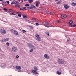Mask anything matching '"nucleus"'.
Instances as JSON below:
<instances>
[{"label": "nucleus", "mask_w": 76, "mask_h": 76, "mask_svg": "<svg viewBox=\"0 0 76 76\" xmlns=\"http://www.w3.org/2000/svg\"><path fill=\"white\" fill-rule=\"evenodd\" d=\"M35 38L36 40H37V41H41V39H40L39 35L38 34H36L35 35Z\"/></svg>", "instance_id": "1"}, {"label": "nucleus", "mask_w": 76, "mask_h": 76, "mask_svg": "<svg viewBox=\"0 0 76 76\" xmlns=\"http://www.w3.org/2000/svg\"><path fill=\"white\" fill-rule=\"evenodd\" d=\"M16 69H18V72H20V73L22 72V70L21 69H22V67L19 66H16L15 67Z\"/></svg>", "instance_id": "2"}, {"label": "nucleus", "mask_w": 76, "mask_h": 76, "mask_svg": "<svg viewBox=\"0 0 76 76\" xmlns=\"http://www.w3.org/2000/svg\"><path fill=\"white\" fill-rule=\"evenodd\" d=\"M10 40V39L9 38H6L2 40H0V41L1 42H6V41H9Z\"/></svg>", "instance_id": "3"}, {"label": "nucleus", "mask_w": 76, "mask_h": 76, "mask_svg": "<svg viewBox=\"0 0 76 76\" xmlns=\"http://www.w3.org/2000/svg\"><path fill=\"white\" fill-rule=\"evenodd\" d=\"M64 61H63L62 59H58V62L59 64H62L63 63Z\"/></svg>", "instance_id": "4"}, {"label": "nucleus", "mask_w": 76, "mask_h": 76, "mask_svg": "<svg viewBox=\"0 0 76 76\" xmlns=\"http://www.w3.org/2000/svg\"><path fill=\"white\" fill-rule=\"evenodd\" d=\"M44 57L46 59H50V57L47 54H45L44 55Z\"/></svg>", "instance_id": "5"}, {"label": "nucleus", "mask_w": 76, "mask_h": 76, "mask_svg": "<svg viewBox=\"0 0 76 76\" xmlns=\"http://www.w3.org/2000/svg\"><path fill=\"white\" fill-rule=\"evenodd\" d=\"M12 50L13 51L15 52V53L18 51V48H12Z\"/></svg>", "instance_id": "6"}, {"label": "nucleus", "mask_w": 76, "mask_h": 76, "mask_svg": "<svg viewBox=\"0 0 76 76\" xmlns=\"http://www.w3.org/2000/svg\"><path fill=\"white\" fill-rule=\"evenodd\" d=\"M1 32L2 34H5L6 33V31L4 30L1 29Z\"/></svg>", "instance_id": "7"}, {"label": "nucleus", "mask_w": 76, "mask_h": 76, "mask_svg": "<svg viewBox=\"0 0 76 76\" xmlns=\"http://www.w3.org/2000/svg\"><path fill=\"white\" fill-rule=\"evenodd\" d=\"M66 15H62L61 16V19H64V18H66Z\"/></svg>", "instance_id": "8"}, {"label": "nucleus", "mask_w": 76, "mask_h": 76, "mask_svg": "<svg viewBox=\"0 0 76 76\" xmlns=\"http://www.w3.org/2000/svg\"><path fill=\"white\" fill-rule=\"evenodd\" d=\"M28 46L30 48H34V46H33L32 45L31 43H28Z\"/></svg>", "instance_id": "9"}, {"label": "nucleus", "mask_w": 76, "mask_h": 76, "mask_svg": "<svg viewBox=\"0 0 76 76\" xmlns=\"http://www.w3.org/2000/svg\"><path fill=\"white\" fill-rule=\"evenodd\" d=\"M46 13L47 14H49L50 15H54V13H53V12H50L49 11H47L46 12Z\"/></svg>", "instance_id": "10"}, {"label": "nucleus", "mask_w": 76, "mask_h": 76, "mask_svg": "<svg viewBox=\"0 0 76 76\" xmlns=\"http://www.w3.org/2000/svg\"><path fill=\"white\" fill-rule=\"evenodd\" d=\"M2 4L3 6H7V4L6 2H3L2 3Z\"/></svg>", "instance_id": "11"}, {"label": "nucleus", "mask_w": 76, "mask_h": 76, "mask_svg": "<svg viewBox=\"0 0 76 76\" xmlns=\"http://www.w3.org/2000/svg\"><path fill=\"white\" fill-rule=\"evenodd\" d=\"M64 7L66 9H69V6L66 5H64Z\"/></svg>", "instance_id": "12"}, {"label": "nucleus", "mask_w": 76, "mask_h": 76, "mask_svg": "<svg viewBox=\"0 0 76 76\" xmlns=\"http://www.w3.org/2000/svg\"><path fill=\"white\" fill-rule=\"evenodd\" d=\"M14 34H15V35H19V34H18V32L17 31L15 30H14Z\"/></svg>", "instance_id": "13"}, {"label": "nucleus", "mask_w": 76, "mask_h": 76, "mask_svg": "<svg viewBox=\"0 0 76 76\" xmlns=\"http://www.w3.org/2000/svg\"><path fill=\"white\" fill-rule=\"evenodd\" d=\"M37 71H35V70H32V72L33 73L35 74H38V72H37Z\"/></svg>", "instance_id": "14"}, {"label": "nucleus", "mask_w": 76, "mask_h": 76, "mask_svg": "<svg viewBox=\"0 0 76 76\" xmlns=\"http://www.w3.org/2000/svg\"><path fill=\"white\" fill-rule=\"evenodd\" d=\"M20 10H26V7L21 8H20Z\"/></svg>", "instance_id": "15"}, {"label": "nucleus", "mask_w": 76, "mask_h": 76, "mask_svg": "<svg viewBox=\"0 0 76 76\" xmlns=\"http://www.w3.org/2000/svg\"><path fill=\"white\" fill-rule=\"evenodd\" d=\"M6 66V64H4L3 65L1 66V67H2V68H5Z\"/></svg>", "instance_id": "16"}, {"label": "nucleus", "mask_w": 76, "mask_h": 76, "mask_svg": "<svg viewBox=\"0 0 76 76\" xmlns=\"http://www.w3.org/2000/svg\"><path fill=\"white\" fill-rule=\"evenodd\" d=\"M71 4L72 5V6H76V3L74 2L71 3Z\"/></svg>", "instance_id": "17"}, {"label": "nucleus", "mask_w": 76, "mask_h": 76, "mask_svg": "<svg viewBox=\"0 0 76 76\" xmlns=\"http://www.w3.org/2000/svg\"><path fill=\"white\" fill-rule=\"evenodd\" d=\"M73 21L72 20H70L69 22V24L70 25H72V24H73Z\"/></svg>", "instance_id": "18"}, {"label": "nucleus", "mask_w": 76, "mask_h": 76, "mask_svg": "<svg viewBox=\"0 0 76 76\" xmlns=\"http://www.w3.org/2000/svg\"><path fill=\"white\" fill-rule=\"evenodd\" d=\"M35 9V8H36L35 7V5H31V8L32 9Z\"/></svg>", "instance_id": "19"}, {"label": "nucleus", "mask_w": 76, "mask_h": 76, "mask_svg": "<svg viewBox=\"0 0 76 76\" xmlns=\"http://www.w3.org/2000/svg\"><path fill=\"white\" fill-rule=\"evenodd\" d=\"M23 18H25L26 19V18H27V16L26 15H23Z\"/></svg>", "instance_id": "20"}, {"label": "nucleus", "mask_w": 76, "mask_h": 76, "mask_svg": "<svg viewBox=\"0 0 76 76\" xmlns=\"http://www.w3.org/2000/svg\"><path fill=\"white\" fill-rule=\"evenodd\" d=\"M38 70V69L37 68V67H35L34 68V70H35L36 71H37Z\"/></svg>", "instance_id": "21"}, {"label": "nucleus", "mask_w": 76, "mask_h": 76, "mask_svg": "<svg viewBox=\"0 0 76 76\" xmlns=\"http://www.w3.org/2000/svg\"><path fill=\"white\" fill-rule=\"evenodd\" d=\"M15 6V7H18V8H20V5L19 4L16 5Z\"/></svg>", "instance_id": "22"}, {"label": "nucleus", "mask_w": 76, "mask_h": 76, "mask_svg": "<svg viewBox=\"0 0 76 76\" xmlns=\"http://www.w3.org/2000/svg\"><path fill=\"white\" fill-rule=\"evenodd\" d=\"M9 12H11L12 13H14V11L12 10H9Z\"/></svg>", "instance_id": "23"}, {"label": "nucleus", "mask_w": 76, "mask_h": 76, "mask_svg": "<svg viewBox=\"0 0 76 76\" xmlns=\"http://www.w3.org/2000/svg\"><path fill=\"white\" fill-rule=\"evenodd\" d=\"M16 14L18 15H22V13H21V12H17Z\"/></svg>", "instance_id": "24"}, {"label": "nucleus", "mask_w": 76, "mask_h": 76, "mask_svg": "<svg viewBox=\"0 0 76 76\" xmlns=\"http://www.w3.org/2000/svg\"><path fill=\"white\" fill-rule=\"evenodd\" d=\"M45 24L46 25H50V23H49L48 22H46L45 23Z\"/></svg>", "instance_id": "25"}, {"label": "nucleus", "mask_w": 76, "mask_h": 76, "mask_svg": "<svg viewBox=\"0 0 76 76\" xmlns=\"http://www.w3.org/2000/svg\"><path fill=\"white\" fill-rule=\"evenodd\" d=\"M28 2L30 3H32V2H33V0H29Z\"/></svg>", "instance_id": "26"}, {"label": "nucleus", "mask_w": 76, "mask_h": 76, "mask_svg": "<svg viewBox=\"0 0 76 76\" xmlns=\"http://www.w3.org/2000/svg\"><path fill=\"white\" fill-rule=\"evenodd\" d=\"M57 74L58 75H61V72H59V71H58L57 72Z\"/></svg>", "instance_id": "27"}, {"label": "nucleus", "mask_w": 76, "mask_h": 76, "mask_svg": "<svg viewBox=\"0 0 76 76\" xmlns=\"http://www.w3.org/2000/svg\"><path fill=\"white\" fill-rule=\"evenodd\" d=\"M72 26H73V27H76V24H74L73 25H72L71 26V27H72Z\"/></svg>", "instance_id": "28"}, {"label": "nucleus", "mask_w": 76, "mask_h": 76, "mask_svg": "<svg viewBox=\"0 0 76 76\" xmlns=\"http://www.w3.org/2000/svg\"><path fill=\"white\" fill-rule=\"evenodd\" d=\"M10 15H14V16H15L16 14H14L13 13H10Z\"/></svg>", "instance_id": "29"}, {"label": "nucleus", "mask_w": 76, "mask_h": 76, "mask_svg": "<svg viewBox=\"0 0 76 76\" xmlns=\"http://www.w3.org/2000/svg\"><path fill=\"white\" fill-rule=\"evenodd\" d=\"M22 31L23 33H25V32H26V31H25L24 30H22Z\"/></svg>", "instance_id": "30"}, {"label": "nucleus", "mask_w": 76, "mask_h": 76, "mask_svg": "<svg viewBox=\"0 0 76 76\" xmlns=\"http://www.w3.org/2000/svg\"><path fill=\"white\" fill-rule=\"evenodd\" d=\"M6 45H7V46H10V45H9V42H7L6 43Z\"/></svg>", "instance_id": "31"}, {"label": "nucleus", "mask_w": 76, "mask_h": 76, "mask_svg": "<svg viewBox=\"0 0 76 76\" xmlns=\"http://www.w3.org/2000/svg\"><path fill=\"white\" fill-rule=\"evenodd\" d=\"M46 34L48 36H49V32L48 31L47 33H46Z\"/></svg>", "instance_id": "32"}, {"label": "nucleus", "mask_w": 76, "mask_h": 76, "mask_svg": "<svg viewBox=\"0 0 76 76\" xmlns=\"http://www.w3.org/2000/svg\"><path fill=\"white\" fill-rule=\"evenodd\" d=\"M34 51V50L33 49H31L30 50V53H31V52H32V51Z\"/></svg>", "instance_id": "33"}, {"label": "nucleus", "mask_w": 76, "mask_h": 76, "mask_svg": "<svg viewBox=\"0 0 76 76\" xmlns=\"http://www.w3.org/2000/svg\"><path fill=\"white\" fill-rule=\"evenodd\" d=\"M16 58H19V55H16Z\"/></svg>", "instance_id": "34"}, {"label": "nucleus", "mask_w": 76, "mask_h": 76, "mask_svg": "<svg viewBox=\"0 0 76 76\" xmlns=\"http://www.w3.org/2000/svg\"><path fill=\"white\" fill-rule=\"evenodd\" d=\"M6 3L8 4H9V3H10V2L9 1H7Z\"/></svg>", "instance_id": "35"}, {"label": "nucleus", "mask_w": 76, "mask_h": 76, "mask_svg": "<svg viewBox=\"0 0 76 76\" xmlns=\"http://www.w3.org/2000/svg\"><path fill=\"white\" fill-rule=\"evenodd\" d=\"M25 6H26H26H29V4H26L25 5Z\"/></svg>", "instance_id": "36"}, {"label": "nucleus", "mask_w": 76, "mask_h": 76, "mask_svg": "<svg viewBox=\"0 0 76 76\" xmlns=\"http://www.w3.org/2000/svg\"><path fill=\"white\" fill-rule=\"evenodd\" d=\"M3 10H5V11H7V9L5 8H3Z\"/></svg>", "instance_id": "37"}, {"label": "nucleus", "mask_w": 76, "mask_h": 76, "mask_svg": "<svg viewBox=\"0 0 76 76\" xmlns=\"http://www.w3.org/2000/svg\"><path fill=\"white\" fill-rule=\"evenodd\" d=\"M27 9H31V7H27Z\"/></svg>", "instance_id": "38"}, {"label": "nucleus", "mask_w": 76, "mask_h": 76, "mask_svg": "<svg viewBox=\"0 0 76 76\" xmlns=\"http://www.w3.org/2000/svg\"><path fill=\"white\" fill-rule=\"evenodd\" d=\"M40 3V2H38V1L37 2H36V4H39Z\"/></svg>", "instance_id": "39"}, {"label": "nucleus", "mask_w": 76, "mask_h": 76, "mask_svg": "<svg viewBox=\"0 0 76 76\" xmlns=\"http://www.w3.org/2000/svg\"><path fill=\"white\" fill-rule=\"evenodd\" d=\"M58 23H61V21L60 20H58L57 21Z\"/></svg>", "instance_id": "40"}, {"label": "nucleus", "mask_w": 76, "mask_h": 76, "mask_svg": "<svg viewBox=\"0 0 76 76\" xmlns=\"http://www.w3.org/2000/svg\"><path fill=\"white\" fill-rule=\"evenodd\" d=\"M45 26V27H47V28H50V26Z\"/></svg>", "instance_id": "41"}, {"label": "nucleus", "mask_w": 76, "mask_h": 76, "mask_svg": "<svg viewBox=\"0 0 76 76\" xmlns=\"http://www.w3.org/2000/svg\"><path fill=\"white\" fill-rule=\"evenodd\" d=\"M32 19H33V20H36L37 18H32Z\"/></svg>", "instance_id": "42"}, {"label": "nucleus", "mask_w": 76, "mask_h": 76, "mask_svg": "<svg viewBox=\"0 0 76 76\" xmlns=\"http://www.w3.org/2000/svg\"><path fill=\"white\" fill-rule=\"evenodd\" d=\"M35 24L36 25H37V26H38V25H39V24H38V23H36Z\"/></svg>", "instance_id": "43"}, {"label": "nucleus", "mask_w": 76, "mask_h": 76, "mask_svg": "<svg viewBox=\"0 0 76 76\" xmlns=\"http://www.w3.org/2000/svg\"><path fill=\"white\" fill-rule=\"evenodd\" d=\"M61 3V1H59L58 2H57V4H59V3Z\"/></svg>", "instance_id": "44"}, {"label": "nucleus", "mask_w": 76, "mask_h": 76, "mask_svg": "<svg viewBox=\"0 0 76 76\" xmlns=\"http://www.w3.org/2000/svg\"><path fill=\"white\" fill-rule=\"evenodd\" d=\"M15 4V3H14V2H12L11 3V4L12 5V4Z\"/></svg>", "instance_id": "45"}, {"label": "nucleus", "mask_w": 76, "mask_h": 76, "mask_svg": "<svg viewBox=\"0 0 76 76\" xmlns=\"http://www.w3.org/2000/svg\"><path fill=\"white\" fill-rule=\"evenodd\" d=\"M18 16H19V17H21V15H18Z\"/></svg>", "instance_id": "46"}, {"label": "nucleus", "mask_w": 76, "mask_h": 76, "mask_svg": "<svg viewBox=\"0 0 76 76\" xmlns=\"http://www.w3.org/2000/svg\"><path fill=\"white\" fill-rule=\"evenodd\" d=\"M38 4H37V3L36 4V6L37 7H38Z\"/></svg>", "instance_id": "47"}, {"label": "nucleus", "mask_w": 76, "mask_h": 76, "mask_svg": "<svg viewBox=\"0 0 76 76\" xmlns=\"http://www.w3.org/2000/svg\"><path fill=\"white\" fill-rule=\"evenodd\" d=\"M29 27H31V29H32V28H33V27L32 26H29Z\"/></svg>", "instance_id": "48"}, {"label": "nucleus", "mask_w": 76, "mask_h": 76, "mask_svg": "<svg viewBox=\"0 0 76 76\" xmlns=\"http://www.w3.org/2000/svg\"><path fill=\"white\" fill-rule=\"evenodd\" d=\"M26 21H27V22H29V20H26Z\"/></svg>", "instance_id": "49"}, {"label": "nucleus", "mask_w": 76, "mask_h": 76, "mask_svg": "<svg viewBox=\"0 0 76 76\" xmlns=\"http://www.w3.org/2000/svg\"><path fill=\"white\" fill-rule=\"evenodd\" d=\"M0 1L3 2V0H0Z\"/></svg>", "instance_id": "50"}, {"label": "nucleus", "mask_w": 76, "mask_h": 76, "mask_svg": "<svg viewBox=\"0 0 76 76\" xmlns=\"http://www.w3.org/2000/svg\"><path fill=\"white\" fill-rule=\"evenodd\" d=\"M24 1H28L27 0H24Z\"/></svg>", "instance_id": "51"}, {"label": "nucleus", "mask_w": 76, "mask_h": 76, "mask_svg": "<svg viewBox=\"0 0 76 76\" xmlns=\"http://www.w3.org/2000/svg\"><path fill=\"white\" fill-rule=\"evenodd\" d=\"M21 1L22 2H23V0H21Z\"/></svg>", "instance_id": "52"}, {"label": "nucleus", "mask_w": 76, "mask_h": 76, "mask_svg": "<svg viewBox=\"0 0 76 76\" xmlns=\"http://www.w3.org/2000/svg\"><path fill=\"white\" fill-rule=\"evenodd\" d=\"M0 51H1V49L0 48Z\"/></svg>", "instance_id": "53"}, {"label": "nucleus", "mask_w": 76, "mask_h": 76, "mask_svg": "<svg viewBox=\"0 0 76 76\" xmlns=\"http://www.w3.org/2000/svg\"><path fill=\"white\" fill-rule=\"evenodd\" d=\"M55 0L56 1H58V0Z\"/></svg>", "instance_id": "54"}, {"label": "nucleus", "mask_w": 76, "mask_h": 76, "mask_svg": "<svg viewBox=\"0 0 76 76\" xmlns=\"http://www.w3.org/2000/svg\"><path fill=\"white\" fill-rule=\"evenodd\" d=\"M75 76H76V74L75 75Z\"/></svg>", "instance_id": "55"}, {"label": "nucleus", "mask_w": 76, "mask_h": 76, "mask_svg": "<svg viewBox=\"0 0 76 76\" xmlns=\"http://www.w3.org/2000/svg\"><path fill=\"white\" fill-rule=\"evenodd\" d=\"M43 5H44V4H43Z\"/></svg>", "instance_id": "56"}, {"label": "nucleus", "mask_w": 76, "mask_h": 76, "mask_svg": "<svg viewBox=\"0 0 76 76\" xmlns=\"http://www.w3.org/2000/svg\"><path fill=\"white\" fill-rule=\"evenodd\" d=\"M19 0V1H20V0Z\"/></svg>", "instance_id": "57"}, {"label": "nucleus", "mask_w": 76, "mask_h": 76, "mask_svg": "<svg viewBox=\"0 0 76 76\" xmlns=\"http://www.w3.org/2000/svg\"><path fill=\"white\" fill-rule=\"evenodd\" d=\"M16 3H17V2H16Z\"/></svg>", "instance_id": "58"}, {"label": "nucleus", "mask_w": 76, "mask_h": 76, "mask_svg": "<svg viewBox=\"0 0 76 76\" xmlns=\"http://www.w3.org/2000/svg\"><path fill=\"white\" fill-rule=\"evenodd\" d=\"M73 75V76H74L73 75Z\"/></svg>", "instance_id": "59"}]
</instances>
